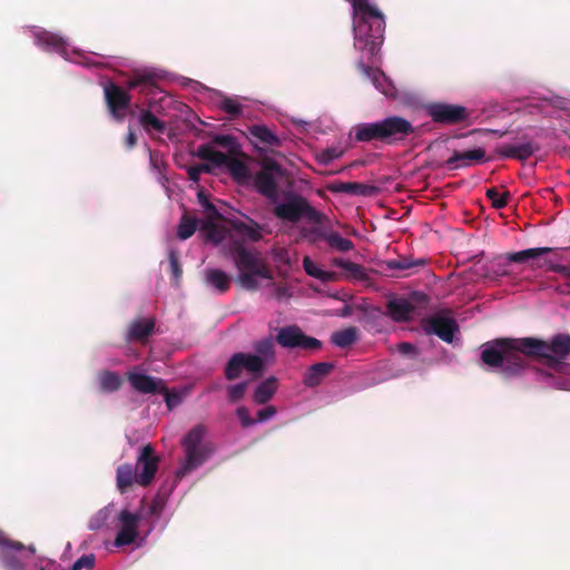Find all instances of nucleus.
Wrapping results in <instances>:
<instances>
[{"mask_svg":"<svg viewBox=\"0 0 570 570\" xmlns=\"http://www.w3.org/2000/svg\"><path fill=\"white\" fill-rule=\"evenodd\" d=\"M125 144H126L127 149L134 148L137 144V136H136L135 131L130 128L126 136Z\"/></svg>","mask_w":570,"mask_h":570,"instance_id":"nucleus-60","label":"nucleus"},{"mask_svg":"<svg viewBox=\"0 0 570 570\" xmlns=\"http://www.w3.org/2000/svg\"><path fill=\"white\" fill-rule=\"evenodd\" d=\"M539 150V145L532 140H525L519 145H500L495 148V155L499 158H512L524 161Z\"/></svg>","mask_w":570,"mask_h":570,"instance_id":"nucleus-14","label":"nucleus"},{"mask_svg":"<svg viewBox=\"0 0 570 570\" xmlns=\"http://www.w3.org/2000/svg\"><path fill=\"white\" fill-rule=\"evenodd\" d=\"M248 134L255 144H261L264 147L273 149L282 145L281 139L264 125H253L248 127Z\"/></svg>","mask_w":570,"mask_h":570,"instance_id":"nucleus-22","label":"nucleus"},{"mask_svg":"<svg viewBox=\"0 0 570 570\" xmlns=\"http://www.w3.org/2000/svg\"><path fill=\"white\" fill-rule=\"evenodd\" d=\"M118 520L120 529L115 539L116 547L129 546L138 537V525L141 520L140 513H132L128 510H121Z\"/></svg>","mask_w":570,"mask_h":570,"instance_id":"nucleus-12","label":"nucleus"},{"mask_svg":"<svg viewBox=\"0 0 570 570\" xmlns=\"http://www.w3.org/2000/svg\"><path fill=\"white\" fill-rule=\"evenodd\" d=\"M272 294H271V297L277 299V301H283L285 298H288L291 297V292H289V287L285 284H275V283H272Z\"/></svg>","mask_w":570,"mask_h":570,"instance_id":"nucleus-47","label":"nucleus"},{"mask_svg":"<svg viewBox=\"0 0 570 570\" xmlns=\"http://www.w3.org/2000/svg\"><path fill=\"white\" fill-rule=\"evenodd\" d=\"M570 335L557 334L550 341L537 337H500L482 345V363L502 376L510 379L521 375L528 367V357L539 358L544 370L538 375L549 386L570 391Z\"/></svg>","mask_w":570,"mask_h":570,"instance_id":"nucleus-1","label":"nucleus"},{"mask_svg":"<svg viewBox=\"0 0 570 570\" xmlns=\"http://www.w3.org/2000/svg\"><path fill=\"white\" fill-rule=\"evenodd\" d=\"M485 196L492 202V206L495 209H501L507 206L510 194L503 193L499 195L497 188L492 187L485 191Z\"/></svg>","mask_w":570,"mask_h":570,"instance_id":"nucleus-44","label":"nucleus"},{"mask_svg":"<svg viewBox=\"0 0 570 570\" xmlns=\"http://www.w3.org/2000/svg\"><path fill=\"white\" fill-rule=\"evenodd\" d=\"M126 377L134 390L142 394H159L165 391V383L147 374L128 372Z\"/></svg>","mask_w":570,"mask_h":570,"instance_id":"nucleus-15","label":"nucleus"},{"mask_svg":"<svg viewBox=\"0 0 570 570\" xmlns=\"http://www.w3.org/2000/svg\"><path fill=\"white\" fill-rule=\"evenodd\" d=\"M233 258L238 269L237 282L244 289L257 291L259 288L257 277L273 279V273L259 253L238 245L233 252Z\"/></svg>","mask_w":570,"mask_h":570,"instance_id":"nucleus-4","label":"nucleus"},{"mask_svg":"<svg viewBox=\"0 0 570 570\" xmlns=\"http://www.w3.org/2000/svg\"><path fill=\"white\" fill-rule=\"evenodd\" d=\"M276 414V407L268 405L257 412L256 422H265Z\"/></svg>","mask_w":570,"mask_h":570,"instance_id":"nucleus-54","label":"nucleus"},{"mask_svg":"<svg viewBox=\"0 0 570 570\" xmlns=\"http://www.w3.org/2000/svg\"><path fill=\"white\" fill-rule=\"evenodd\" d=\"M219 107L232 119L237 118L243 111V106L237 100L229 97H224L219 104Z\"/></svg>","mask_w":570,"mask_h":570,"instance_id":"nucleus-43","label":"nucleus"},{"mask_svg":"<svg viewBox=\"0 0 570 570\" xmlns=\"http://www.w3.org/2000/svg\"><path fill=\"white\" fill-rule=\"evenodd\" d=\"M421 327L426 335H436L440 340L452 343L459 325L453 317L434 314L422 318Z\"/></svg>","mask_w":570,"mask_h":570,"instance_id":"nucleus-9","label":"nucleus"},{"mask_svg":"<svg viewBox=\"0 0 570 570\" xmlns=\"http://www.w3.org/2000/svg\"><path fill=\"white\" fill-rule=\"evenodd\" d=\"M330 190L333 193H344L350 195H368L371 187L368 185L357 181H337L330 186Z\"/></svg>","mask_w":570,"mask_h":570,"instance_id":"nucleus-31","label":"nucleus"},{"mask_svg":"<svg viewBox=\"0 0 570 570\" xmlns=\"http://www.w3.org/2000/svg\"><path fill=\"white\" fill-rule=\"evenodd\" d=\"M197 219L189 216L188 214H184L181 216L180 223L178 225L177 235L180 239H188L194 235L197 229Z\"/></svg>","mask_w":570,"mask_h":570,"instance_id":"nucleus-38","label":"nucleus"},{"mask_svg":"<svg viewBox=\"0 0 570 570\" xmlns=\"http://www.w3.org/2000/svg\"><path fill=\"white\" fill-rule=\"evenodd\" d=\"M303 332L297 326H285L276 335L277 343L287 348L298 347Z\"/></svg>","mask_w":570,"mask_h":570,"instance_id":"nucleus-27","label":"nucleus"},{"mask_svg":"<svg viewBox=\"0 0 570 570\" xmlns=\"http://www.w3.org/2000/svg\"><path fill=\"white\" fill-rule=\"evenodd\" d=\"M325 242L332 249H335L341 253H346L354 248L353 242L350 240L348 238H344L337 232H330V234L326 235Z\"/></svg>","mask_w":570,"mask_h":570,"instance_id":"nucleus-37","label":"nucleus"},{"mask_svg":"<svg viewBox=\"0 0 570 570\" xmlns=\"http://www.w3.org/2000/svg\"><path fill=\"white\" fill-rule=\"evenodd\" d=\"M278 381L275 376H269L261 382L254 391L253 400L257 404H266L276 393Z\"/></svg>","mask_w":570,"mask_h":570,"instance_id":"nucleus-25","label":"nucleus"},{"mask_svg":"<svg viewBox=\"0 0 570 570\" xmlns=\"http://www.w3.org/2000/svg\"><path fill=\"white\" fill-rule=\"evenodd\" d=\"M107 519V512L100 510L95 518L91 519L89 528L91 530L99 529Z\"/></svg>","mask_w":570,"mask_h":570,"instance_id":"nucleus-57","label":"nucleus"},{"mask_svg":"<svg viewBox=\"0 0 570 570\" xmlns=\"http://www.w3.org/2000/svg\"><path fill=\"white\" fill-rule=\"evenodd\" d=\"M299 343L301 344L298 345V347L304 348V350H318L322 346V343L320 340H317L315 337L306 336L304 333H303V338H301Z\"/></svg>","mask_w":570,"mask_h":570,"instance_id":"nucleus-51","label":"nucleus"},{"mask_svg":"<svg viewBox=\"0 0 570 570\" xmlns=\"http://www.w3.org/2000/svg\"><path fill=\"white\" fill-rule=\"evenodd\" d=\"M415 128L403 117L391 116L380 121L360 124L354 127V139L358 142L374 140L393 145L413 135Z\"/></svg>","mask_w":570,"mask_h":570,"instance_id":"nucleus-2","label":"nucleus"},{"mask_svg":"<svg viewBox=\"0 0 570 570\" xmlns=\"http://www.w3.org/2000/svg\"><path fill=\"white\" fill-rule=\"evenodd\" d=\"M357 341V328L354 326L336 331L331 336V342L341 348L351 346Z\"/></svg>","mask_w":570,"mask_h":570,"instance_id":"nucleus-33","label":"nucleus"},{"mask_svg":"<svg viewBox=\"0 0 570 570\" xmlns=\"http://www.w3.org/2000/svg\"><path fill=\"white\" fill-rule=\"evenodd\" d=\"M425 112L435 124L446 126L465 122L471 115L464 106L446 102H430L425 106Z\"/></svg>","mask_w":570,"mask_h":570,"instance_id":"nucleus-8","label":"nucleus"},{"mask_svg":"<svg viewBox=\"0 0 570 570\" xmlns=\"http://www.w3.org/2000/svg\"><path fill=\"white\" fill-rule=\"evenodd\" d=\"M96 557L94 553L81 556L76 562L71 566L70 570H90L95 567Z\"/></svg>","mask_w":570,"mask_h":570,"instance_id":"nucleus-45","label":"nucleus"},{"mask_svg":"<svg viewBox=\"0 0 570 570\" xmlns=\"http://www.w3.org/2000/svg\"><path fill=\"white\" fill-rule=\"evenodd\" d=\"M353 308L351 305H344L335 315L340 317H348L352 315Z\"/></svg>","mask_w":570,"mask_h":570,"instance_id":"nucleus-64","label":"nucleus"},{"mask_svg":"<svg viewBox=\"0 0 570 570\" xmlns=\"http://www.w3.org/2000/svg\"><path fill=\"white\" fill-rule=\"evenodd\" d=\"M360 51L362 52V56L356 62V68L372 81L376 89L381 90L382 92H385L383 86V83L385 82V75L379 68H373L372 66L365 62V60L370 62L373 59V57L370 58L366 51Z\"/></svg>","mask_w":570,"mask_h":570,"instance_id":"nucleus-20","label":"nucleus"},{"mask_svg":"<svg viewBox=\"0 0 570 570\" xmlns=\"http://www.w3.org/2000/svg\"><path fill=\"white\" fill-rule=\"evenodd\" d=\"M185 462L177 471V476L183 478L200 466L208 458L206 446H184Z\"/></svg>","mask_w":570,"mask_h":570,"instance_id":"nucleus-18","label":"nucleus"},{"mask_svg":"<svg viewBox=\"0 0 570 570\" xmlns=\"http://www.w3.org/2000/svg\"><path fill=\"white\" fill-rule=\"evenodd\" d=\"M100 389L104 392H116L121 387L122 381L118 373L104 371L99 374Z\"/></svg>","mask_w":570,"mask_h":570,"instance_id":"nucleus-35","label":"nucleus"},{"mask_svg":"<svg viewBox=\"0 0 570 570\" xmlns=\"http://www.w3.org/2000/svg\"><path fill=\"white\" fill-rule=\"evenodd\" d=\"M303 268L308 276L317 278L322 276L323 269L318 268L316 264L308 257L303 258Z\"/></svg>","mask_w":570,"mask_h":570,"instance_id":"nucleus-49","label":"nucleus"},{"mask_svg":"<svg viewBox=\"0 0 570 570\" xmlns=\"http://www.w3.org/2000/svg\"><path fill=\"white\" fill-rule=\"evenodd\" d=\"M236 413L240 421L242 426L248 428L256 423V420L250 417L248 410L246 407H244V406L238 407Z\"/></svg>","mask_w":570,"mask_h":570,"instance_id":"nucleus-52","label":"nucleus"},{"mask_svg":"<svg viewBox=\"0 0 570 570\" xmlns=\"http://www.w3.org/2000/svg\"><path fill=\"white\" fill-rule=\"evenodd\" d=\"M168 258H169V266H170L171 274H173L174 278L176 281H178L183 274V269L179 264L178 255L174 250H170Z\"/></svg>","mask_w":570,"mask_h":570,"instance_id":"nucleus-50","label":"nucleus"},{"mask_svg":"<svg viewBox=\"0 0 570 570\" xmlns=\"http://www.w3.org/2000/svg\"><path fill=\"white\" fill-rule=\"evenodd\" d=\"M332 362H320L311 365L303 375V384L306 387H316L334 370Z\"/></svg>","mask_w":570,"mask_h":570,"instance_id":"nucleus-19","label":"nucleus"},{"mask_svg":"<svg viewBox=\"0 0 570 570\" xmlns=\"http://www.w3.org/2000/svg\"><path fill=\"white\" fill-rule=\"evenodd\" d=\"M158 464L159 456L155 453L154 446L151 444L144 445L134 466L138 474L137 484L148 487L155 479Z\"/></svg>","mask_w":570,"mask_h":570,"instance_id":"nucleus-11","label":"nucleus"},{"mask_svg":"<svg viewBox=\"0 0 570 570\" xmlns=\"http://www.w3.org/2000/svg\"><path fill=\"white\" fill-rule=\"evenodd\" d=\"M137 471L131 464H120L116 471V483L120 493L127 492L134 483L137 484Z\"/></svg>","mask_w":570,"mask_h":570,"instance_id":"nucleus-24","label":"nucleus"},{"mask_svg":"<svg viewBox=\"0 0 570 570\" xmlns=\"http://www.w3.org/2000/svg\"><path fill=\"white\" fill-rule=\"evenodd\" d=\"M105 101L109 114L116 121H124L126 110L131 102V96L120 86L108 82L104 87Z\"/></svg>","mask_w":570,"mask_h":570,"instance_id":"nucleus-10","label":"nucleus"},{"mask_svg":"<svg viewBox=\"0 0 570 570\" xmlns=\"http://www.w3.org/2000/svg\"><path fill=\"white\" fill-rule=\"evenodd\" d=\"M33 544L24 546L8 538L0 544V564L4 570H26L27 560L36 553Z\"/></svg>","mask_w":570,"mask_h":570,"instance_id":"nucleus-7","label":"nucleus"},{"mask_svg":"<svg viewBox=\"0 0 570 570\" xmlns=\"http://www.w3.org/2000/svg\"><path fill=\"white\" fill-rule=\"evenodd\" d=\"M387 314L396 322L407 321L414 306L404 298L391 299L386 304Z\"/></svg>","mask_w":570,"mask_h":570,"instance_id":"nucleus-23","label":"nucleus"},{"mask_svg":"<svg viewBox=\"0 0 570 570\" xmlns=\"http://www.w3.org/2000/svg\"><path fill=\"white\" fill-rule=\"evenodd\" d=\"M205 279L207 284L216 288L218 293H225L230 287V276L217 268L207 269L205 272Z\"/></svg>","mask_w":570,"mask_h":570,"instance_id":"nucleus-28","label":"nucleus"},{"mask_svg":"<svg viewBox=\"0 0 570 570\" xmlns=\"http://www.w3.org/2000/svg\"><path fill=\"white\" fill-rule=\"evenodd\" d=\"M232 229L250 242H258L262 239V226L254 219L247 217L246 220L233 219L230 220Z\"/></svg>","mask_w":570,"mask_h":570,"instance_id":"nucleus-21","label":"nucleus"},{"mask_svg":"<svg viewBox=\"0 0 570 570\" xmlns=\"http://www.w3.org/2000/svg\"><path fill=\"white\" fill-rule=\"evenodd\" d=\"M254 348L257 354L238 352L232 355L224 368L226 380L238 379L243 370L256 379L263 375L266 364L274 361V342L265 338L256 342Z\"/></svg>","mask_w":570,"mask_h":570,"instance_id":"nucleus-3","label":"nucleus"},{"mask_svg":"<svg viewBox=\"0 0 570 570\" xmlns=\"http://www.w3.org/2000/svg\"><path fill=\"white\" fill-rule=\"evenodd\" d=\"M488 160L489 159L485 158V150L483 148H475L463 151L454 150L452 156L445 160L444 166L450 170H454L470 167L474 164H481Z\"/></svg>","mask_w":570,"mask_h":570,"instance_id":"nucleus-13","label":"nucleus"},{"mask_svg":"<svg viewBox=\"0 0 570 570\" xmlns=\"http://www.w3.org/2000/svg\"><path fill=\"white\" fill-rule=\"evenodd\" d=\"M138 121L146 131L155 130L163 134L166 129V125L159 118H157L149 109H142Z\"/></svg>","mask_w":570,"mask_h":570,"instance_id":"nucleus-34","label":"nucleus"},{"mask_svg":"<svg viewBox=\"0 0 570 570\" xmlns=\"http://www.w3.org/2000/svg\"><path fill=\"white\" fill-rule=\"evenodd\" d=\"M399 351L400 353L404 354V355H409V354H416V348L413 344L411 343H407V342H403L399 345Z\"/></svg>","mask_w":570,"mask_h":570,"instance_id":"nucleus-59","label":"nucleus"},{"mask_svg":"<svg viewBox=\"0 0 570 570\" xmlns=\"http://www.w3.org/2000/svg\"><path fill=\"white\" fill-rule=\"evenodd\" d=\"M333 264L348 273V276L356 281H367L368 273L362 265L343 258H334Z\"/></svg>","mask_w":570,"mask_h":570,"instance_id":"nucleus-30","label":"nucleus"},{"mask_svg":"<svg viewBox=\"0 0 570 570\" xmlns=\"http://www.w3.org/2000/svg\"><path fill=\"white\" fill-rule=\"evenodd\" d=\"M155 318L135 320L129 327L128 337L130 340L144 341L153 334L155 328Z\"/></svg>","mask_w":570,"mask_h":570,"instance_id":"nucleus-26","label":"nucleus"},{"mask_svg":"<svg viewBox=\"0 0 570 570\" xmlns=\"http://www.w3.org/2000/svg\"><path fill=\"white\" fill-rule=\"evenodd\" d=\"M128 89H138L140 94L149 96L157 90L156 75L150 71H135L126 81Z\"/></svg>","mask_w":570,"mask_h":570,"instance_id":"nucleus-17","label":"nucleus"},{"mask_svg":"<svg viewBox=\"0 0 570 570\" xmlns=\"http://www.w3.org/2000/svg\"><path fill=\"white\" fill-rule=\"evenodd\" d=\"M195 155L200 159L210 161L213 165L217 167H226L232 177L238 183H245L250 177L249 169L243 160L229 157L223 151L215 150L208 144H203L198 146Z\"/></svg>","mask_w":570,"mask_h":570,"instance_id":"nucleus-6","label":"nucleus"},{"mask_svg":"<svg viewBox=\"0 0 570 570\" xmlns=\"http://www.w3.org/2000/svg\"><path fill=\"white\" fill-rule=\"evenodd\" d=\"M206 426L198 424L194 426L184 438L183 446H203L202 441L206 434Z\"/></svg>","mask_w":570,"mask_h":570,"instance_id":"nucleus-39","label":"nucleus"},{"mask_svg":"<svg viewBox=\"0 0 570 570\" xmlns=\"http://www.w3.org/2000/svg\"><path fill=\"white\" fill-rule=\"evenodd\" d=\"M188 178L193 180L194 183H198L200 179V170L198 169L197 165L190 166L187 170Z\"/></svg>","mask_w":570,"mask_h":570,"instance_id":"nucleus-61","label":"nucleus"},{"mask_svg":"<svg viewBox=\"0 0 570 570\" xmlns=\"http://www.w3.org/2000/svg\"><path fill=\"white\" fill-rule=\"evenodd\" d=\"M268 169L279 170V166L273 163L269 167H265L263 170L257 173L254 179V186L264 197L275 202L278 197L277 183Z\"/></svg>","mask_w":570,"mask_h":570,"instance_id":"nucleus-16","label":"nucleus"},{"mask_svg":"<svg viewBox=\"0 0 570 570\" xmlns=\"http://www.w3.org/2000/svg\"><path fill=\"white\" fill-rule=\"evenodd\" d=\"M328 232H325L321 229L320 227H311L308 229L303 230L304 237L308 238L309 242L315 243L320 239L326 240V235H328Z\"/></svg>","mask_w":570,"mask_h":570,"instance_id":"nucleus-48","label":"nucleus"},{"mask_svg":"<svg viewBox=\"0 0 570 570\" xmlns=\"http://www.w3.org/2000/svg\"><path fill=\"white\" fill-rule=\"evenodd\" d=\"M343 154H344L343 149H341L338 147H331V148L321 150L316 155V160L318 164L326 166L330 163H332L333 160L341 158L343 156Z\"/></svg>","mask_w":570,"mask_h":570,"instance_id":"nucleus-41","label":"nucleus"},{"mask_svg":"<svg viewBox=\"0 0 570 570\" xmlns=\"http://www.w3.org/2000/svg\"><path fill=\"white\" fill-rule=\"evenodd\" d=\"M200 232L204 234L206 240L213 242L214 244L220 243L225 233L224 229L215 224V220L206 219L200 225Z\"/></svg>","mask_w":570,"mask_h":570,"instance_id":"nucleus-36","label":"nucleus"},{"mask_svg":"<svg viewBox=\"0 0 570 570\" xmlns=\"http://www.w3.org/2000/svg\"><path fill=\"white\" fill-rule=\"evenodd\" d=\"M426 258H413L411 256H400L395 259H387L384 262V265L387 269H400V271H406L415 267H423L428 264Z\"/></svg>","mask_w":570,"mask_h":570,"instance_id":"nucleus-29","label":"nucleus"},{"mask_svg":"<svg viewBox=\"0 0 570 570\" xmlns=\"http://www.w3.org/2000/svg\"><path fill=\"white\" fill-rule=\"evenodd\" d=\"M248 382L244 381L228 387V399L230 402H237L245 395Z\"/></svg>","mask_w":570,"mask_h":570,"instance_id":"nucleus-46","label":"nucleus"},{"mask_svg":"<svg viewBox=\"0 0 570 570\" xmlns=\"http://www.w3.org/2000/svg\"><path fill=\"white\" fill-rule=\"evenodd\" d=\"M36 39L38 45L45 48L60 49L63 46V40L61 37L48 31L38 33Z\"/></svg>","mask_w":570,"mask_h":570,"instance_id":"nucleus-40","label":"nucleus"},{"mask_svg":"<svg viewBox=\"0 0 570 570\" xmlns=\"http://www.w3.org/2000/svg\"><path fill=\"white\" fill-rule=\"evenodd\" d=\"M164 505H165L164 500L161 498L157 497L150 503V505L148 508V513L151 515L159 517L163 512Z\"/></svg>","mask_w":570,"mask_h":570,"instance_id":"nucleus-55","label":"nucleus"},{"mask_svg":"<svg viewBox=\"0 0 570 570\" xmlns=\"http://www.w3.org/2000/svg\"><path fill=\"white\" fill-rule=\"evenodd\" d=\"M547 269L550 272H554V273L563 276L567 279H570V266L569 265H560V264L549 263L547 266Z\"/></svg>","mask_w":570,"mask_h":570,"instance_id":"nucleus-53","label":"nucleus"},{"mask_svg":"<svg viewBox=\"0 0 570 570\" xmlns=\"http://www.w3.org/2000/svg\"><path fill=\"white\" fill-rule=\"evenodd\" d=\"M149 160L155 169L159 168V154L157 151L149 150Z\"/></svg>","mask_w":570,"mask_h":570,"instance_id":"nucleus-62","label":"nucleus"},{"mask_svg":"<svg viewBox=\"0 0 570 570\" xmlns=\"http://www.w3.org/2000/svg\"><path fill=\"white\" fill-rule=\"evenodd\" d=\"M159 394L165 395V402L169 410L174 409L180 402V397L178 395L170 394L166 386L165 391L159 392Z\"/></svg>","mask_w":570,"mask_h":570,"instance_id":"nucleus-56","label":"nucleus"},{"mask_svg":"<svg viewBox=\"0 0 570 570\" xmlns=\"http://www.w3.org/2000/svg\"><path fill=\"white\" fill-rule=\"evenodd\" d=\"M552 252L551 247H537V248H529L515 253L507 254L504 257L505 263H523L528 259L538 258L543 254Z\"/></svg>","mask_w":570,"mask_h":570,"instance_id":"nucleus-32","label":"nucleus"},{"mask_svg":"<svg viewBox=\"0 0 570 570\" xmlns=\"http://www.w3.org/2000/svg\"><path fill=\"white\" fill-rule=\"evenodd\" d=\"M198 202L204 208L207 219L217 220L222 218L220 213L216 208V206L208 199L204 191L198 193Z\"/></svg>","mask_w":570,"mask_h":570,"instance_id":"nucleus-42","label":"nucleus"},{"mask_svg":"<svg viewBox=\"0 0 570 570\" xmlns=\"http://www.w3.org/2000/svg\"><path fill=\"white\" fill-rule=\"evenodd\" d=\"M318 279L322 282H332L336 279V274L334 272L323 271L322 276L318 277Z\"/></svg>","mask_w":570,"mask_h":570,"instance_id":"nucleus-63","label":"nucleus"},{"mask_svg":"<svg viewBox=\"0 0 570 570\" xmlns=\"http://www.w3.org/2000/svg\"><path fill=\"white\" fill-rule=\"evenodd\" d=\"M273 213L278 219L293 224L302 219L313 224H322L325 220L323 213L314 208L305 197L294 193L286 194L283 202L274 207Z\"/></svg>","mask_w":570,"mask_h":570,"instance_id":"nucleus-5","label":"nucleus"},{"mask_svg":"<svg viewBox=\"0 0 570 570\" xmlns=\"http://www.w3.org/2000/svg\"><path fill=\"white\" fill-rule=\"evenodd\" d=\"M213 141L222 147H229L234 142V138L229 135H217Z\"/></svg>","mask_w":570,"mask_h":570,"instance_id":"nucleus-58","label":"nucleus"}]
</instances>
